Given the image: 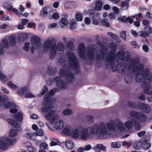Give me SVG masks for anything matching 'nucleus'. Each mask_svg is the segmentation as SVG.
<instances>
[{
  "instance_id": "nucleus-1",
  "label": "nucleus",
  "mask_w": 152,
  "mask_h": 152,
  "mask_svg": "<svg viewBox=\"0 0 152 152\" xmlns=\"http://www.w3.org/2000/svg\"><path fill=\"white\" fill-rule=\"evenodd\" d=\"M109 46L112 49L108 54V49L100 42H98L96 44L91 45L86 50L88 59L93 61L95 58L96 61H99L103 60L106 57L105 66L107 68H111L114 65L117 45L113 43H111Z\"/></svg>"
},
{
  "instance_id": "nucleus-2",
  "label": "nucleus",
  "mask_w": 152,
  "mask_h": 152,
  "mask_svg": "<svg viewBox=\"0 0 152 152\" xmlns=\"http://www.w3.org/2000/svg\"><path fill=\"white\" fill-rule=\"evenodd\" d=\"M66 56L67 61L66 60L64 54H62L61 56L58 57L56 60V63L61 66H69V68L74 69H77L78 67V64L76 56L71 50H75V45L71 41H68L66 45Z\"/></svg>"
},
{
  "instance_id": "nucleus-3",
  "label": "nucleus",
  "mask_w": 152,
  "mask_h": 152,
  "mask_svg": "<svg viewBox=\"0 0 152 152\" xmlns=\"http://www.w3.org/2000/svg\"><path fill=\"white\" fill-rule=\"evenodd\" d=\"M96 124L100 139H102L110 137L111 135V131L115 132L117 129L120 131L122 123L121 120L116 119L114 120H110L106 123L101 122Z\"/></svg>"
},
{
  "instance_id": "nucleus-4",
  "label": "nucleus",
  "mask_w": 152,
  "mask_h": 152,
  "mask_svg": "<svg viewBox=\"0 0 152 152\" xmlns=\"http://www.w3.org/2000/svg\"><path fill=\"white\" fill-rule=\"evenodd\" d=\"M129 69L131 70L133 73L136 75L135 79L138 82H144L146 77L150 72L148 69H144V65L141 62L140 60L136 58L132 61H130L128 63Z\"/></svg>"
},
{
  "instance_id": "nucleus-5",
  "label": "nucleus",
  "mask_w": 152,
  "mask_h": 152,
  "mask_svg": "<svg viewBox=\"0 0 152 152\" xmlns=\"http://www.w3.org/2000/svg\"><path fill=\"white\" fill-rule=\"evenodd\" d=\"M56 41L52 37L47 38L45 41L43 45V50L44 51H50L49 57L51 59H54L58 51H63L65 49V46L63 42H58L56 45Z\"/></svg>"
},
{
  "instance_id": "nucleus-6",
  "label": "nucleus",
  "mask_w": 152,
  "mask_h": 152,
  "mask_svg": "<svg viewBox=\"0 0 152 152\" xmlns=\"http://www.w3.org/2000/svg\"><path fill=\"white\" fill-rule=\"evenodd\" d=\"M62 69H60L59 72V77H56L54 79L57 87L62 90L65 89L66 87V84L60 78L66 80L69 83H73L75 80L73 75L69 72V66H62Z\"/></svg>"
},
{
  "instance_id": "nucleus-7",
  "label": "nucleus",
  "mask_w": 152,
  "mask_h": 152,
  "mask_svg": "<svg viewBox=\"0 0 152 152\" xmlns=\"http://www.w3.org/2000/svg\"><path fill=\"white\" fill-rule=\"evenodd\" d=\"M79 128L80 137L82 140H88L90 138L91 135L97 136L100 139L99 134L96 123L86 128Z\"/></svg>"
},
{
  "instance_id": "nucleus-8",
  "label": "nucleus",
  "mask_w": 152,
  "mask_h": 152,
  "mask_svg": "<svg viewBox=\"0 0 152 152\" xmlns=\"http://www.w3.org/2000/svg\"><path fill=\"white\" fill-rule=\"evenodd\" d=\"M122 124L120 126V131H124L130 132L133 130V127L137 130L141 128L140 124L136 120L130 116L128 117L127 120L124 124L121 121Z\"/></svg>"
},
{
  "instance_id": "nucleus-9",
  "label": "nucleus",
  "mask_w": 152,
  "mask_h": 152,
  "mask_svg": "<svg viewBox=\"0 0 152 152\" xmlns=\"http://www.w3.org/2000/svg\"><path fill=\"white\" fill-rule=\"evenodd\" d=\"M16 142L15 139H11L6 136L0 138V150L5 151L8 149L10 145L15 144Z\"/></svg>"
},
{
  "instance_id": "nucleus-10",
  "label": "nucleus",
  "mask_w": 152,
  "mask_h": 152,
  "mask_svg": "<svg viewBox=\"0 0 152 152\" xmlns=\"http://www.w3.org/2000/svg\"><path fill=\"white\" fill-rule=\"evenodd\" d=\"M79 127L73 128L69 126H66L63 129V132L68 136H71L74 139L80 137Z\"/></svg>"
},
{
  "instance_id": "nucleus-11",
  "label": "nucleus",
  "mask_w": 152,
  "mask_h": 152,
  "mask_svg": "<svg viewBox=\"0 0 152 152\" xmlns=\"http://www.w3.org/2000/svg\"><path fill=\"white\" fill-rule=\"evenodd\" d=\"M7 121L8 123L16 129V130L12 129L10 130L9 137H12L16 136L17 134V132H18L20 130V125L15 121L11 119H8L7 120Z\"/></svg>"
},
{
  "instance_id": "nucleus-12",
  "label": "nucleus",
  "mask_w": 152,
  "mask_h": 152,
  "mask_svg": "<svg viewBox=\"0 0 152 152\" xmlns=\"http://www.w3.org/2000/svg\"><path fill=\"white\" fill-rule=\"evenodd\" d=\"M129 115L141 123L145 122L147 119V115L141 112L131 111L129 113Z\"/></svg>"
},
{
  "instance_id": "nucleus-13",
  "label": "nucleus",
  "mask_w": 152,
  "mask_h": 152,
  "mask_svg": "<svg viewBox=\"0 0 152 152\" xmlns=\"http://www.w3.org/2000/svg\"><path fill=\"white\" fill-rule=\"evenodd\" d=\"M152 80V76L151 75H148L146 77L145 79L143 82V84L145 85H147V88L144 90V93L146 94H152V88L150 86L149 84L151 82Z\"/></svg>"
},
{
  "instance_id": "nucleus-14",
  "label": "nucleus",
  "mask_w": 152,
  "mask_h": 152,
  "mask_svg": "<svg viewBox=\"0 0 152 152\" xmlns=\"http://www.w3.org/2000/svg\"><path fill=\"white\" fill-rule=\"evenodd\" d=\"M32 47L31 50L32 53L34 52L36 49H38L41 46L40 38L39 37L36 36H33L31 39Z\"/></svg>"
},
{
  "instance_id": "nucleus-15",
  "label": "nucleus",
  "mask_w": 152,
  "mask_h": 152,
  "mask_svg": "<svg viewBox=\"0 0 152 152\" xmlns=\"http://www.w3.org/2000/svg\"><path fill=\"white\" fill-rule=\"evenodd\" d=\"M60 115L56 114V111L54 110H51L46 113L45 118L48 121H50L51 123H53L56 120L60 118Z\"/></svg>"
},
{
  "instance_id": "nucleus-16",
  "label": "nucleus",
  "mask_w": 152,
  "mask_h": 152,
  "mask_svg": "<svg viewBox=\"0 0 152 152\" xmlns=\"http://www.w3.org/2000/svg\"><path fill=\"white\" fill-rule=\"evenodd\" d=\"M58 89L56 88H53L49 92V94H46L44 97V100L47 103H53L56 101L55 99L52 98V96L53 95L54 93L57 91Z\"/></svg>"
},
{
  "instance_id": "nucleus-17",
  "label": "nucleus",
  "mask_w": 152,
  "mask_h": 152,
  "mask_svg": "<svg viewBox=\"0 0 152 152\" xmlns=\"http://www.w3.org/2000/svg\"><path fill=\"white\" fill-rule=\"evenodd\" d=\"M78 53L80 56V57L82 59H85L86 58V46L83 43H80L78 46Z\"/></svg>"
},
{
  "instance_id": "nucleus-18",
  "label": "nucleus",
  "mask_w": 152,
  "mask_h": 152,
  "mask_svg": "<svg viewBox=\"0 0 152 152\" xmlns=\"http://www.w3.org/2000/svg\"><path fill=\"white\" fill-rule=\"evenodd\" d=\"M54 127L57 130L62 129L64 126V122L62 120L56 119L54 122Z\"/></svg>"
},
{
  "instance_id": "nucleus-19",
  "label": "nucleus",
  "mask_w": 152,
  "mask_h": 152,
  "mask_svg": "<svg viewBox=\"0 0 152 152\" xmlns=\"http://www.w3.org/2000/svg\"><path fill=\"white\" fill-rule=\"evenodd\" d=\"M124 57H125L126 60L124 61L125 65L127 66V68L129 69L128 63L130 61H132L134 60L136 58H137L140 60L139 58H130L131 55L129 52L128 51L124 52Z\"/></svg>"
},
{
  "instance_id": "nucleus-20",
  "label": "nucleus",
  "mask_w": 152,
  "mask_h": 152,
  "mask_svg": "<svg viewBox=\"0 0 152 152\" xmlns=\"http://www.w3.org/2000/svg\"><path fill=\"white\" fill-rule=\"evenodd\" d=\"M43 104L45 105L43 106L42 108V111L43 113H46L49 112V111L52 110L54 107L53 105L50 104V103H47L45 101H44Z\"/></svg>"
},
{
  "instance_id": "nucleus-21",
  "label": "nucleus",
  "mask_w": 152,
  "mask_h": 152,
  "mask_svg": "<svg viewBox=\"0 0 152 152\" xmlns=\"http://www.w3.org/2000/svg\"><path fill=\"white\" fill-rule=\"evenodd\" d=\"M139 107L141 111L146 113H149L151 110V107L148 104L144 103L141 104Z\"/></svg>"
},
{
  "instance_id": "nucleus-22",
  "label": "nucleus",
  "mask_w": 152,
  "mask_h": 152,
  "mask_svg": "<svg viewBox=\"0 0 152 152\" xmlns=\"http://www.w3.org/2000/svg\"><path fill=\"white\" fill-rule=\"evenodd\" d=\"M115 69L116 70L120 73L123 72L125 70L128 71H131V70L127 68V66L125 65L124 62L123 64H117L115 67Z\"/></svg>"
},
{
  "instance_id": "nucleus-23",
  "label": "nucleus",
  "mask_w": 152,
  "mask_h": 152,
  "mask_svg": "<svg viewBox=\"0 0 152 152\" xmlns=\"http://www.w3.org/2000/svg\"><path fill=\"white\" fill-rule=\"evenodd\" d=\"M65 145L66 147L70 150H72L74 147V143L72 140L69 139L65 140Z\"/></svg>"
},
{
  "instance_id": "nucleus-24",
  "label": "nucleus",
  "mask_w": 152,
  "mask_h": 152,
  "mask_svg": "<svg viewBox=\"0 0 152 152\" xmlns=\"http://www.w3.org/2000/svg\"><path fill=\"white\" fill-rule=\"evenodd\" d=\"M1 96L2 97H4V98H5V99H7V101L6 102L4 103V104H3V105H0V106H2L5 104L4 106V108H10V109L11 108H14L16 107V104L13 103H12L11 102H9L6 104V103H7L8 102V99L7 98L4 97V96Z\"/></svg>"
},
{
  "instance_id": "nucleus-25",
  "label": "nucleus",
  "mask_w": 152,
  "mask_h": 152,
  "mask_svg": "<svg viewBox=\"0 0 152 152\" xmlns=\"http://www.w3.org/2000/svg\"><path fill=\"white\" fill-rule=\"evenodd\" d=\"M57 69L56 67L50 66L48 68L47 72L50 75H54L57 72Z\"/></svg>"
},
{
  "instance_id": "nucleus-26",
  "label": "nucleus",
  "mask_w": 152,
  "mask_h": 152,
  "mask_svg": "<svg viewBox=\"0 0 152 152\" xmlns=\"http://www.w3.org/2000/svg\"><path fill=\"white\" fill-rule=\"evenodd\" d=\"M28 90L27 87H23L20 88L18 90L17 92L20 96H25V94L28 91Z\"/></svg>"
},
{
  "instance_id": "nucleus-27",
  "label": "nucleus",
  "mask_w": 152,
  "mask_h": 152,
  "mask_svg": "<svg viewBox=\"0 0 152 152\" xmlns=\"http://www.w3.org/2000/svg\"><path fill=\"white\" fill-rule=\"evenodd\" d=\"M51 141L50 144V146H53L56 145H60L61 143L56 138H52L50 139Z\"/></svg>"
},
{
  "instance_id": "nucleus-28",
  "label": "nucleus",
  "mask_w": 152,
  "mask_h": 152,
  "mask_svg": "<svg viewBox=\"0 0 152 152\" xmlns=\"http://www.w3.org/2000/svg\"><path fill=\"white\" fill-rule=\"evenodd\" d=\"M121 10H127L129 7V1H125L121 2Z\"/></svg>"
},
{
  "instance_id": "nucleus-29",
  "label": "nucleus",
  "mask_w": 152,
  "mask_h": 152,
  "mask_svg": "<svg viewBox=\"0 0 152 152\" xmlns=\"http://www.w3.org/2000/svg\"><path fill=\"white\" fill-rule=\"evenodd\" d=\"M14 118L17 121L21 122L23 118L22 114L20 112H18L14 115Z\"/></svg>"
},
{
  "instance_id": "nucleus-30",
  "label": "nucleus",
  "mask_w": 152,
  "mask_h": 152,
  "mask_svg": "<svg viewBox=\"0 0 152 152\" xmlns=\"http://www.w3.org/2000/svg\"><path fill=\"white\" fill-rule=\"evenodd\" d=\"M118 61L119 60H122L124 58V52H118L116 54L115 58Z\"/></svg>"
},
{
  "instance_id": "nucleus-31",
  "label": "nucleus",
  "mask_w": 152,
  "mask_h": 152,
  "mask_svg": "<svg viewBox=\"0 0 152 152\" xmlns=\"http://www.w3.org/2000/svg\"><path fill=\"white\" fill-rule=\"evenodd\" d=\"M142 148L145 150L148 149L151 147V144L149 142H147L145 141L142 142L141 144Z\"/></svg>"
},
{
  "instance_id": "nucleus-32",
  "label": "nucleus",
  "mask_w": 152,
  "mask_h": 152,
  "mask_svg": "<svg viewBox=\"0 0 152 152\" xmlns=\"http://www.w3.org/2000/svg\"><path fill=\"white\" fill-rule=\"evenodd\" d=\"M73 113L72 110L69 108L65 109L62 112V114L64 116H69L72 114Z\"/></svg>"
},
{
  "instance_id": "nucleus-33",
  "label": "nucleus",
  "mask_w": 152,
  "mask_h": 152,
  "mask_svg": "<svg viewBox=\"0 0 152 152\" xmlns=\"http://www.w3.org/2000/svg\"><path fill=\"white\" fill-rule=\"evenodd\" d=\"M48 7H47L43 8L40 12V15L42 17H45L47 16L48 14Z\"/></svg>"
},
{
  "instance_id": "nucleus-34",
  "label": "nucleus",
  "mask_w": 152,
  "mask_h": 152,
  "mask_svg": "<svg viewBox=\"0 0 152 152\" xmlns=\"http://www.w3.org/2000/svg\"><path fill=\"white\" fill-rule=\"evenodd\" d=\"M112 147L115 148H120L121 144V143L118 141L112 142L110 144Z\"/></svg>"
},
{
  "instance_id": "nucleus-35",
  "label": "nucleus",
  "mask_w": 152,
  "mask_h": 152,
  "mask_svg": "<svg viewBox=\"0 0 152 152\" xmlns=\"http://www.w3.org/2000/svg\"><path fill=\"white\" fill-rule=\"evenodd\" d=\"M102 6V3L101 1H98L96 3L95 10L97 11L101 10Z\"/></svg>"
},
{
  "instance_id": "nucleus-36",
  "label": "nucleus",
  "mask_w": 152,
  "mask_h": 152,
  "mask_svg": "<svg viewBox=\"0 0 152 152\" xmlns=\"http://www.w3.org/2000/svg\"><path fill=\"white\" fill-rule=\"evenodd\" d=\"M9 41L11 46L13 47L15 45V38L13 36H10L9 38Z\"/></svg>"
},
{
  "instance_id": "nucleus-37",
  "label": "nucleus",
  "mask_w": 152,
  "mask_h": 152,
  "mask_svg": "<svg viewBox=\"0 0 152 152\" xmlns=\"http://www.w3.org/2000/svg\"><path fill=\"white\" fill-rule=\"evenodd\" d=\"M141 143L139 141H136L133 145V148L136 150H139L140 148Z\"/></svg>"
},
{
  "instance_id": "nucleus-38",
  "label": "nucleus",
  "mask_w": 152,
  "mask_h": 152,
  "mask_svg": "<svg viewBox=\"0 0 152 152\" xmlns=\"http://www.w3.org/2000/svg\"><path fill=\"white\" fill-rule=\"evenodd\" d=\"M101 23L103 26L106 27H109L110 26V24L107 19H103L101 20Z\"/></svg>"
},
{
  "instance_id": "nucleus-39",
  "label": "nucleus",
  "mask_w": 152,
  "mask_h": 152,
  "mask_svg": "<svg viewBox=\"0 0 152 152\" xmlns=\"http://www.w3.org/2000/svg\"><path fill=\"white\" fill-rule=\"evenodd\" d=\"M94 148L98 149L99 150L102 151H105V147L104 145L101 144H97L96 146L94 147Z\"/></svg>"
},
{
  "instance_id": "nucleus-40",
  "label": "nucleus",
  "mask_w": 152,
  "mask_h": 152,
  "mask_svg": "<svg viewBox=\"0 0 152 152\" xmlns=\"http://www.w3.org/2000/svg\"><path fill=\"white\" fill-rule=\"evenodd\" d=\"M44 135V133L42 129L37 130L35 133V136H42Z\"/></svg>"
},
{
  "instance_id": "nucleus-41",
  "label": "nucleus",
  "mask_w": 152,
  "mask_h": 152,
  "mask_svg": "<svg viewBox=\"0 0 152 152\" xmlns=\"http://www.w3.org/2000/svg\"><path fill=\"white\" fill-rule=\"evenodd\" d=\"M7 85L10 88L14 89H16L18 88V87L10 81L8 82Z\"/></svg>"
},
{
  "instance_id": "nucleus-42",
  "label": "nucleus",
  "mask_w": 152,
  "mask_h": 152,
  "mask_svg": "<svg viewBox=\"0 0 152 152\" xmlns=\"http://www.w3.org/2000/svg\"><path fill=\"white\" fill-rule=\"evenodd\" d=\"M76 19L78 21H81L83 20V16L82 13H78L75 15Z\"/></svg>"
},
{
  "instance_id": "nucleus-43",
  "label": "nucleus",
  "mask_w": 152,
  "mask_h": 152,
  "mask_svg": "<svg viewBox=\"0 0 152 152\" xmlns=\"http://www.w3.org/2000/svg\"><path fill=\"white\" fill-rule=\"evenodd\" d=\"M0 79L2 82L6 81L7 80V78L0 71Z\"/></svg>"
},
{
  "instance_id": "nucleus-44",
  "label": "nucleus",
  "mask_w": 152,
  "mask_h": 152,
  "mask_svg": "<svg viewBox=\"0 0 152 152\" xmlns=\"http://www.w3.org/2000/svg\"><path fill=\"white\" fill-rule=\"evenodd\" d=\"M77 22L74 20H72L70 23V28L71 29H73L77 27Z\"/></svg>"
},
{
  "instance_id": "nucleus-45",
  "label": "nucleus",
  "mask_w": 152,
  "mask_h": 152,
  "mask_svg": "<svg viewBox=\"0 0 152 152\" xmlns=\"http://www.w3.org/2000/svg\"><path fill=\"white\" fill-rule=\"evenodd\" d=\"M130 45L133 48H138L140 47V45L138 44L137 43L134 41H133L130 43Z\"/></svg>"
},
{
  "instance_id": "nucleus-46",
  "label": "nucleus",
  "mask_w": 152,
  "mask_h": 152,
  "mask_svg": "<svg viewBox=\"0 0 152 152\" xmlns=\"http://www.w3.org/2000/svg\"><path fill=\"white\" fill-rule=\"evenodd\" d=\"M137 16V15L135 14L134 15L128 17L126 18V21H128L129 23H132L134 20V18Z\"/></svg>"
},
{
  "instance_id": "nucleus-47",
  "label": "nucleus",
  "mask_w": 152,
  "mask_h": 152,
  "mask_svg": "<svg viewBox=\"0 0 152 152\" xmlns=\"http://www.w3.org/2000/svg\"><path fill=\"white\" fill-rule=\"evenodd\" d=\"M140 36L143 37H146L149 36V34L145 31H140Z\"/></svg>"
},
{
  "instance_id": "nucleus-48",
  "label": "nucleus",
  "mask_w": 152,
  "mask_h": 152,
  "mask_svg": "<svg viewBox=\"0 0 152 152\" xmlns=\"http://www.w3.org/2000/svg\"><path fill=\"white\" fill-rule=\"evenodd\" d=\"M2 43L1 44L3 46V47L5 48H7L9 47V45L7 40H3L2 41Z\"/></svg>"
},
{
  "instance_id": "nucleus-49",
  "label": "nucleus",
  "mask_w": 152,
  "mask_h": 152,
  "mask_svg": "<svg viewBox=\"0 0 152 152\" xmlns=\"http://www.w3.org/2000/svg\"><path fill=\"white\" fill-rule=\"evenodd\" d=\"M87 120L89 124H91L93 122L94 118L93 116L90 115H88L87 116Z\"/></svg>"
},
{
  "instance_id": "nucleus-50",
  "label": "nucleus",
  "mask_w": 152,
  "mask_h": 152,
  "mask_svg": "<svg viewBox=\"0 0 152 152\" xmlns=\"http://www.w3.org/2000/svg\"><path fill=\"white\" fill-rule=\"evenodd\" d=\"M145 31H146L147 33L149 34V35L152 33V28L149 26H146L144 28Z\"/></svg>"
},
{
  "instance_id": "nucleus-51",
  "label": "nucleus",
  "mask_w": 152,
  "mask_h": 152,
  "mask_svg": "<svg viewBox=\"0 0 152 152\" xmlns=\"http://www.w3.org/2000/svg\"><path fill=\"white\" fill-rule=\"evenodd\" d=\"M126 31H123L120 34L121 37L124 40H126Z\"/></svg>"
},
{
  "instance_id": "nucleus-52",
  "label": "nucleus",
  "mask_w": 152,
  "mask_h": 152,
  "mask_svg": "<svg viewBox=\"0 0 152 152\" xmlns=\"http://www.w3.org/2000/svg\"><path fill=\"white\" fill-rule=\"evenodd\" d=\"M48 91L47 87L46 86H43L41 93V96L44 95L46 92Z\"/></svg>"
},
{
  "instance_id": "nucleus-53",
  "label": "nucleus",
  "mask_w": 152,
  "mask_h": 152,
  "mask_svg": "<svg viewBox=\"0 0 152 152\" xmlns=\"http://www.w3.org/2000/svg\"><path fill=\"white\" fill-rule=\"evenodd\" d=\"M25 97L26 98H34L35 97V96L31 93L27 91L25 94Z\"/></svg>"
},
{
  "instance_id": "nucleus-54",
  "label": "nucleus",
  "mask_w": 152,
  "mask_h": 152,
  "mask_svg": "<svg viewBox=\"0 0 152 152\" xmlns=\"http://www.w3.org/2000/svg\"><path fill=\"white\" fill-rule=\"evenodd\" d=\"M19 37L20 39L23 41L27 38L28 36L26 33H22L19 34Z\"/></svg>"
},
{
  "instance_id": "nucleus-55",
  "label": "nucleus",
  "mask_w": 152,
  "mask_h": 152,
  "mask_svg": "<svg viewBox=\"0 0 152 152\" xmlns=\"http://www.w3.org/2000/svg\"><path fill=\"white\" fill-rule=\"evenodd\" d=\"M24 137H26L27 138L31 139L32 138V136H35V133H31L28 132L26 134H24Z\"/></svg>"
},
{
  "instance_id": "nucleus-56",
  "label": "nucleus",
  "mask_w": 152,
  "mask_h": 152,
  "mask_svg": "<svg viewBox=\"0 0 152 152\" xmlns=\"http://www.w3.org/2000/svg\"><path fill=\"white\" fill-rule=\"evenodd\" d=\"M30 44L28 42H26L24 46L23 47V49L24 50L27 52L29 50Z\"/></svg>"
},
{
  "instance_id": "nucleus-57",
  "label": "nucleus",
  "mask_w": 152,
  "mask_h": 152,
  "mask_svg": "<svg viewBox=\"0 0 152 152\" xmlns=\"http://www.w3.org/2000/svg\"><path fill=\"white\" fill-rule=\"evenodd\" d=\"M61 22L62 24L66 26L68 25L69 22L65 18H62L61 20Z\"/></svg>"
},
{
  "instance_id": "nucleus-58",
  "label": "nucleus",
  "mask_w": 152,
  "mask_h": 152,
  "mask_svg": "<svg viewBox=\"0 0 152 152\" xmlns=\"http://www.w3.org/2000/svg\"><path fill=\"white\" fill-rule=\"evenodd\" d=\"M72 3L71 2H67L65 4V7L66 9L71 8L72 7Z\"/></svg>"
},
{
  "instance_id": "nucleus-59",
  "label": "nucleus",
  "mask_w": 152,
  "mask_h": 152,
  "mask_svg": "<svg viewBox=\"0 0 152 152\" xmlns=\"http://www.w3.org/2000/svg\"><path fill=\"white\" fill-rule=\"evenodd\" d=\"M7 101V99L5 98L2 97L1 95L0 94V105H3L4 103L6 102Z\"/></svg>"
},
{
  "instance_id": "nucleus-60",
  "label": "nucleus",
  "mask_w": 152,
  "mask_h": 152,
  "mask_svg": "<svg viewBox=\"0 0 152 152\" xmlns=\"http://www.w3.org/2000/svg\"><path fill=\"white\" fill-rule=\"evenodd\" d=\"M107 34L108 36L111 37L112 38L115 39L116 38H117L118 36L116 34L112 32H108Z\"/></svg>"
},
{
  "instance_id": "nucleus-61",
  "label": "nucleus",
  "mask_w": 152,
  "mask_h": 152,
  "mask_svg": "<svg viewBox=\"0 0 152 152\" xmlns=\"http://www.w3.org/2000/svg\"><path fill=\"white\" fill-rule=\"evenodd\" d=\"M27 151L29 152H35L36 149L32 146H28L27 148Z\"/></svg>"
},
{
  "instance_id": "nucleus-62",
  "label": "nucleus",
  "mask_w": 152,
  "mask_h": 152,
  "mask_svg": "<svg viewBox=\"0 0 152 152\" xmlns=\"http://www.w3.org/2000/svg\"><path fill=\"white\" fill-rule=\"evenodd\" d=\"M48 147V144L45 142H43L40 144V147L44 149H46Z\"/></svg>"
},
{
  "instance_id": "nucleus-63",
  "label": "nucleus",
  "mask_w": 152,
  "mask_h": 152,
  "mask_svg": "<svg viewBox=\"0 0 152 152\" xmlns=\"http://www.w3.org/2000/svg\"><path fill=\"white\" fill-rule=\"evenodd\" d=\"M108 16L111 20H114L116 17V15L114 13L111 12L109 14Z\"/></svg>"
},
{
  "instance_id": "nucleus-64",
  "label": "nucleus",
  "mask_w": 152,
  "mask_h": 152,
  "mask_svg": "<svg viewBox=\"0 0 152 152\" xmlns=\"http://www.w3.org/2000/svg\"><path fill=\"white\" fill-rule=\"evenodd\" d=\"M128 105L129 107L133 108L135 106L136 104L133 102L129 101L128 102Z\"/></svg>"
}]
</instances>
